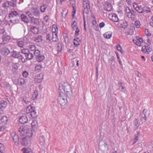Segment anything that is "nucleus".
Instances as JSON below:
<instances>
[{
  "instance_id": "1",
  "label": "nucleus",
  "mask_w": 153,
  "mask_h": 153,
  "mask_svg": "<svg viewBox=\"0 0 153 153\" xmlns=\"http://www.w3.org/2000/svg\"><path fill=\"white\" fill-rule=\"evenodd\" d=\"M19 134L21 136H23L27 134V136L30 137L32 135L33 133L31 129L27 128V126H22L20 127L18 130Z\"/></svg>"
},
{
  "instance_id": "2",
  "label": "nucleus",
  "mask_w": 153,
  "mask_h": 153,
  "mask_svg": "<svg viewBox=\"0 0 153 153\" xmlns=\"http://www.w3.org/2000/svg\"><path fill=\"white\" fill-rule=\"evenodd\" d=\"M19 52L13 51L10 52V60L13 63L17 62L19 61Z\"/></svg>"
},
{
  "instance_id": "3",
  "label": "nucleus",
  "mask_w": 153,
  "mask_h": 153,
  "mask_svg": "<svg viewBox=\"0 0 153 153\" xmlns=\"http://www.w3.org/2000/svg\"><path fill=\"white\" fill-rule=\"evenodd\" d=\"M134 7L135 10L138 13L143 14H144L145 13H147L151 12L150 8L144 6L142 7L141 6H137L135 7L134 5Z\"/></svg>"
},
{
  "instance_id": "4",
  "label": "nucleus",
  "mask_w": 153,
  "mask_h": 153,
  "mask_svg": "<svg viewBox=\"0 0 153 153\" xmlns=\"http://www.w3.org/2000/svg\"><path fill=\"white\" fill-rule=\"evenodd\" d=\"M58 99L61 105H65L67 102L66 97L63 92H59V96Z\"/></svg>"
},
{
  "instance_id": "5",
  "label": "nucleus",
  "mask_w": 153,
  "mask_h": 153,
  "mask_svg": "<svg viewBox=\"0 0 153 153\" xmlns=\"http://www.w3.org/2000/svg\"><path fill=\"white\" fill-rule=\"evenodd\" d=\"M63 89L67 96L70 98H71L72 95L70 86L69 85H66L63 87Z\"/></svg>"
},
{
  "instance_id": "6",
  "label": "nucleus",
  "mask_w": 153,
  "mask_h": 153,
  "mask_svg": "<svg viewBox=\"0 0 153 153\" xmlns=\"http://www.w3.org/2000/svg\"><path fill=\"white\" fill-rule=\"evenodd\" d=\"M83 6L84 10L83 13L88 14L90 11V6L88 0H83Z\"/></svg>"
},
{
  "instance_id": "7",
  "label": "nucleus",
  "mask_w": 153,
  "mask_h": 153,
  "mask_svg": "<svg viewBox=\"0 0 153 153\" xmlns=\"http://www.w3.org/2000/svg\"><path fill=\"white\" fill-rule=\"evenodd\" d=\"M27 52L26 49H23L21 52H19V59H21L22 62H25L26 61Z\"/></svg>"
},
{
  "instance_id": "8",
  "label": "nucleus",
  "mask_w": 153,
  "mask_h": 153,
  "mask_svg": "<svg viewBox=\"0 0 153 153\" xmlns=\"http://www.w3.org/2000/svg\"><path fill=\"white\" fill-rule=\"evenodd\" d=\"M99 146L101 150L105 151L108 150L107 144L103 141H101L99 143Z\"/></svg>"
},
{
  "instance_id": "9",
  "label": "nucleus",
  "mask_w": 153,
  "mask_h": 153,
  "mask_svg": "<svg viewBox=\"0 0 153 153\" xmlns=\"http://www.w3.org/2000/svg\"><path fill=\"white\" fill-rule=\"evenodd\" d=\"M1 53L4 56H7L10 53V50L6 47H3L0 50Z\"/></svg>"
},
{
  "instance_id": "10",
  "label": "nucleus",
  "mask_w": 153,
  "mask_h": 153,
  "mask_svg": "<svg viewBox=\"0 0 153 153\" xmlns=\"http://www.w3.org/2000/svg\"><path fill=\"white\" fill-rule=\"evenodd\" d=\"M109 18L114 22H117L119 19L117 15L115 14H111L109 15Z\"/></svg>"
},
{
  "instance_id": "11",
  "label": "nucleus",
  "mask_w": 153,
  "mask_h": 153,
  "mask_svg": "<svg viewBox=\"0 0 153 153\" xmlns=\"http://www.w3.org/2000/svg\"><path fill=\"white\" fill-rule=\"evenodd\" d=\"M119 28L120 29L121 28H122L124 29L126 28L127 26H128V22L126 20L123 21L119 25V24H118Z\"/></svg>"
},
{
  "instance_id": "12",
  "label": "nucleus",
  "mask_w": 153,
  "mask_h": 153,
  "mask_svg": "<svg viewBox=\"0 0 153 153\" xmlns=\"http://www.w3.org/2000/svg\"><path fill=\"white\" fill-rule=\"evenodd\" d=\"M13 64L12 66V72L14 75H16L17 73V70L18 69V67L17 66V62L13 63Z\"/></svg>"
},
{
  "instance_id": "13",
  "label": "nucleus",
  "mask_w": 153,
  "mask_h": 153,
  "mask_svg": "<svg viewBox=\"0 0 153 153\" xmlns=\"http://www.w3.org/2000/svg\"><path fill=\"white\" fill-rule=\"evenodd\" d=\"M13 134L12 138L14 142L16 144H18L19 141V136L16 135L15 133H13Z\"/></svg>"
},
{
  "instance_id": "14",
  "label": "nucleus",
  "mask_w": 153,
  "mask_h": 153,
  "mask_svg": "<svg viewBox=\"0 0 153 153\" xmlns=\"http://www.w3.org/2000/svg\"><path fill=\"white\" fill-rule=\"evenodd\" d=\"M27 118L26 116H22L19 119V122L21 124H25L27 122Z\"/></svg>"
},
{
  "instance_id": "15",
  "label": "nucleus",
  "mask_w": 153,
  "mask_h": 153,
  "mask_svg": "<svg viewBox=\"0 0 153 153\" xmlns=\"http://www.w3.org/2000/svg\"><path fill=\"white\" fill-rule=\"evenodd\" d=\"M112 8V5L109 3H108L104 5V9L108 11H111Z\"/></svg>"
},
{
  "instance_id": "16",
  "label": "nucleus",
  "mask_w": 153,
  "mask_h": 153,
  "mask_svg": "<svg viewBox=\"0 0 153 153\" xmlns=\"http://www.w3.org/2000/svg\"><path fill=\"white\" fill-rule=\"evenodd\" d=\"M27 50V54H26V61L27 60H30L32 59L33 57V55L31 53H30L28 49H26Z\"/></svg>"
},
{
  "instance_id": "17",
  "label": "nucleus",
  "mask_w": 153,
  "mask_h": 153,
  "mask_svg": "<svg viewBox=\"0 0 153 153\" xmlns=\"http://www.w3.org/2000/svg\"><path fill=\"white\" fill-rule=\"evenodd\" d=\"M18 17L16 16L13 17H11V16H10V22L13 24L17 23L19 22Z\"/></svg>"
},
{
  "instance_id": "18",
  "label": "nucleus",
  "mask_w": 153,
  "mask_h": 153,
  "mask_svg": "<svg viewBox=\"0 0 153 153\" xmlns=\"http://www.w3.org/2000/svg\"><path fill=\"white\" fill-rule=\"evenodd\" d=\"M139 121V120L137 119H135L134 121L133 128L135 130H136L140 126Z\"/></svg>"
},
{
  "instance_id": "19",
  "label": "nucleus",
  "mask_w": 153,
  "mask_h": 153,
  "mask_svg": "<svg viewBox=\"0 0 153 153\" xmlns=\"http://www.w3.org/2000/svg\"><path fill=\"white\" fill-rule=\"evenodd\" d=\"M13 77H12V79L13 83L17 85L18 83V78H17V74L16 75L13 74Z\"/></svg>"
},
{
  "instance_id": "20",
  "label": "nucleus",
  "mask_w": 153,
  "mask_h": 153,
  "mask_svg": "<svg viewBox=\"0 0 153 153\" xmlns=\"http://www.w3.org/2000/svg\"><path fill=\"white\" fill-rule=\"evenodd\" d=\"M31 125L32 129L34 131L37 130V122L36 121H33L31 123Z\"/></svg>"
},
{
  "instance_id": "21",
  "label": "nucleus",
  "mask_w": 153,
  "mask_h": 153,
  "mask_svg": "<svg viewBox=\"0 0 153 153\" xmlns=\"http://www.w3.org/2000/svg\"><path fill=\"white\" fill-rule=\"evenodd\" d=\"M34 109L35 108L34 107L32 106L31 105H29L27 108L26 112L27 114H30L33 109Z\"/></svg>"
},
{
  "instance_id": "22",
  "label": "nucleus",
  "mask_w": 153,
  "mask_h": 153,
  "mask_svg": "<svg viewBox=\"0 0 153 153\" xmlns=\"http://www.w3.org/2000/svg\"><path fill=\"white\" fill-rule=\"evenodd\" d=\"M32 12L34 15L38 16L39 15V11L36 8H32Z\"/></svg>"
},
{
  "instance_id": "23",
  "label": "nucleus",
  "mask_w": 153,
  "mask_h": 153,
  "mask_svg": "<svg viewBox=\"0 0 153 153\" xmlns=\"http://www.w3.org/2000/svg\"><path fill=\"white\" fill-rule=\"evenodd\" d=\"M9 119V117H7L6 116H3L2 117L1 121L2 123H3L4 124H6L8 122Z\"/></svg>"
},
{
  "instance_id": "24",
  "label": "nucleus",
  "mask_w": 153,
  "mask_h": 153,
  "mask_svg": "<svg viewBox=\"0 0 153 153\" xmlns=\"http://www.w3.org/2000/svg\"><path fill=\"white\" fill-rule=\"evenodd\" d=\"M10 6V2L6 1L4 2L2 5V6L5 9L7 10L9 8Z\"/></svg>"
},
{
  "instance_id": "25",
  "label": "nucleus",
  "mask_w": 153,
  "mask_h": 153,
  "mask_svg": "<svg viewBox=\"0 0 153 153\" xmlns=\"http://www.w3.org/2000/svg\"><path fill=\"white\" fill-rule=\"evenodd\" d=\"M148 46L145 45L142 47L141 50L143 53L147 54H149V51H148Z\"/></svg>"
},
{
  "instance_id": "26",
  "label": "nucleus",
  "mask_w": 153,
  "mask_h": 153,
  "mask_svg": "<svg viewBox=\"0 0 153 153\" xmlns=\"http://www.w3.org/2000/svg\"><path fill=\"white\" fill-rule=\"evenodd\" d=\"M21 17L23 21L25 22L26 23H28V18H27L26 16L24 14H22L21 15Z\"/></svg>"
},
{
  "instance_id": "27",
  "label": "nucleus",
  "mask_w": 153,
  "mask_h": 153,
  "mask_svg": "<svg viewBox=\"0 0 153 153\" xmlns=\"http://www.w3.org/2000/svg\"><path fill=\"white\" fill-rule=\"evenodd\" d=\"M118 86H119V89L120 91H124L125 90V87L124 86V84L123 83L119 82L118 83Z\"/></svg>"
},
{
  "instance_id": "28",
  "label": "nucleus",
  "mask_w": 153,
  "mask_h": 153,
  "mask_svg": "<svg viewBox=\"0 0 153 153\" xmlns=\"http://www.w3.org/2000/svg\"><path fill=\"white\" fill-rule=\"evenodd\" d=\"M45 59L44 56L40 54L37 57H36V59L38 62H40L42 61Z\"/></svg>"
},
{
  "instance_id": "29",
  "label": "nucleus",
  "mask_w": 153,
  "mask_h": 153,
  "mask_svg": "<svg viewBox=\"0 0 153 153\" xmlns=\"http://www.w3.org/2000/svg\"><path fill=\"white\" fill-rule=\"evenodd\" d=\"M21 143L22 145H27V138L25 137H23L21 141Z\"/></svg>"
},
{
  "instance_id": "30",
  "label": "nucleus",
  "mask_w": 153,
  "mask_h": 153,
  "mask_svg": "<svg viewBox=\"0 0 153 153\" xmlns=\"http://www.w3.org/2000/svg\"><path fill=\"white\" fill-rule=\"evenodd\" d=\"M112 33L107 32L103 34L104 37L106 39H110Z\"/></svg>"
},
{
  "instance_id": "31",
  "label": "nucleus",
  "mask_w": 153,
  "mask_h": 153,
  "mask_svg": "<svg viewBox=\"0 0 153 153\" xmlns=\"http://www.w3.org/2000/svg\"><path fill=\"white\" fill-rule=\"evenodd\" d=\"M145 109H144L143 110V114H144V116L142 118H141V121L143 123H144L146 121V115L145 114V113L146 111H145Z\"/></svg>"
},
{
  "instance_id": "32",
  "label": "nucleus",
  "mask_w": 153,
  "mask_h": 153,
  "mask_svg": "<svg viewBox=\"0 0 153 153\" xmlns=\"http://www.w3.org/2000/svg\"><path fill=\"white\" fill-rule=\"evenodd\" d=\"M25 79L23 78H18V83L17 85H22L25 83Z\"/></svg>"
},
{
  "instance_id": "33",
  "label": "nucleus",
  "mask_w": 153,
  "mask_h": 153,
  "mask_svg": "<svg viewBox=\"0 0 153 153\" xmlns=\"http://www.w3.org/2000/svg\"><path fill=\"white\" fill-rule=\"evenodd\" d=\"M31 31L34 34H37L38 32V30L37 28L34 26L31 27Z\"/></svg>"
},
{
  "instance_id": "34",
  "label": "nucleus",
  "mask_w": 153,
  "mask_h": 153,
  "mask_svg": "<svg viewBox=\"0 0 153 153\" xmlns=\"http://www.w3.org/2000/svg\"><path fill=\"white\" fill-rule=\"evenodd\" d=\"M23 153H32L31 149L29 148H24L22 149Z\"/></svg>"
},
{
  "instance_id": "35",
  "label": "nucleus",
  "mask_w": 153,
  "mask_h": 153,
  "mask_svg": "<svg viewBox=\"0 0 153 153\" xmlns=\"http://www.w3.org/2000/svg\"><path fill=\"white\" fill-rule=\"evenodd\" d=\"M3 40L4 42L5 43V44L9 42V40H10V37L9 36H4L3 37Z\"/></svg>"
},
{
  "instance_id": "36",
  "label": "nucleus",
  "mask_w": 153,
  "mask_h": 153,
  "mask_svg": "<svg viewBox=\"0 0 153 153\" xmlns=\"http://www.w3.org/2000/svg\"><path fill=\"white\" fill-rule=\"evenodd\" d=\"M31 22L34 24H37L39 22V19L37 18H35L33 17H31Z\"/></svg>"
},
{
  "instance_id": "37",
  "label": "nucleus",
  "mask_w": 153,
  "mask_h": 153,
  "mask_svg": "<svg viewBox=\"0 0 153 153\" xmlns=\"http://www.w3.org/2000/svg\"><path fill=\"white\" fill-rule=\"evenodd\" d=\"M133 30L132 29L129 28L128 31L125 32L126 35H132L133 33Z\"/></svg>"
},
{
  "instance_id": "38",
  "label": "nucleus",
  "mask_w": 153,
  "mask_h": 153,
  "mask_svg": "<svg viewBox=\"0 0 153 153\" xmlns=\"http://www.w3.org/2000/svg\"><path fill=\"white\" fill-rule=\"evenodd\" d=\"M57 51L58 52H61L62 49V43H58L57 47Z\"/></svg>"
},
{
  "instance_id": "39",
  "label": "nucleus",
  "mask_w": 153,
  "mask_h": 153,
  "mask_svg": "<svg viewBox=\"0 0 153 153\" xmlns=\"http://www.w3.org/2000/svg\"><path fill=\"white\" fill-rule=\"evenodd\" d=\"M10 16H11V17H13L15 16L18 17L19 15L16 11H13L10 13Z\"/></svg>"
},
{
  "instance_id": "40",
  "label": "nucleus",
  "mask_w": 153,
  "mask_h": 153,
  "mask_svg": "<svg viewBox=\"0 0 153 153\" xmlns=\"http://www.w3.org/2000/svg\"><path fill=\"white\" fill-rule=\"evenodd\" d=\"M39 142L41 144H43L45 142V138L43 136L39 137Z\"/></svg>"
},
{
  "instance_id": "41",
  "label": "nucleus",
  "mask_w": 153,
  "mask_h": 153,
  "mask_svg": "<svg viewBox=\"0 0 153 153\" xmlns=\"http://www.w3.org/2000/svg\"><path fill=\"white\" fill-rule=\"evenodd\" d=\"M78 40L80 41L78 38L74 39V44L76 47L78 45H79Z\"/></svg>"
},
{
  "instance_id": "42",
  "label": "nucleus",
  "mask_w": 153,
  "mask_h": 153,
  "mask_svg": "<svg viewBox=\"0 0 153 153\" xmlns=\"http://www.w3.org/2000/svg\"><path fill=\"white\" fill-rule=\"evenodd\" d=\"M30 115L33 118H36L37 116L36 112L34 109H33Z\"/></svg>"
},
{
  "instance_id": "43",
  "label": "nucleus",
  "mask_w": 153,
  "mask_h": 153,
  "mask_svg": "<svg viewBox=\"0 0 153 153\" xmlns=\"http://www.w3.org/2000/svg\"><path fill=\"white\" fill-rule=\"evenodd\" d=\"M55 35L53 34L52 39L53 42H56L57 40H58V37L57 35V34L55 33Z\"/></svg>"
},
{
  "instance_id": "44",
  "label": "nucleus",
  "mask_w": 153,
  "mask_h": 153,
  "mask_svg": "<svg viewBox=\"0 0 153 153\" xmlns=\"http://www.w3.org/2000/svg\"><path fill=\"white\" fill-rule=\"evenodd\" d=\"M109 62L112 65H114L115 63V61L114 60V58L113 57H111L109 59Z\"/></svg>"
},
{
  "instance_id": "45",
  "label": "nucleus",
  "mask_w": 153,
  "mask_h": 153,
  "mask_svg": "<svg viewBox=\"0 0 153 153\" xmlns=\"http://www.w3.org/2000/svg\"><path fill=\"white\" fill-rule=\"evenodd\" d=\"M47 7V6L46 4L43 5L40 7V10L42 12H44Z\"/></svg>"
},
{
  "instance_id": "46",
  "label": "nucleus",
  "mask_w": 153,
  "mask_h": 153,
  "mask_svg": "<svg viewBox=\"0 0 153 153\" xmlns=\"http://www.w3.org/2000/svg\"><path fill=\"white\" fill-rule=\"evenodd\" d=\"M0 103L1 104V105H2V107L3 108H4L6 107L7 105V102L3 100L1 101Z\"/></svg>"
},
{
  "instance_id": "47",
  "label": "nucleus",
  "mask_w": 153,
  "mask_h": 153,
  "mask_svg": "<svg viewBox=\"0 0 153 153\" xmlns=\"http://www.w3.org/2000/svg\"><path fill=\"white\" fill-rule=\"evenodd\" d=\"M34 54L37 57L40 54V52L39 50H36L34 52Z\"/></svg>"
},
{
  "instance_id": "48",
  "label": "nucleus",
  "mask_w": 153,
  "mask_h": 153,
  "mask_svg": "<svg viewBox=\"0 0 153 153\" xmlns=\"http://www.w3.org/2000/svg\"><path fill=\"white\" fill-rule=\"evenodd\" d=\"M133 42H134V43L136 45H137L138 46H140L141 43H140L138 41H137L136 40H134V39H133Z\"/></svg>"
},
{
  "instance_id": "49",
  "label": "nucleus",
  "mask_w": 153,
  "mask_h": 153,
  "mask_svg": "<svg viewBox=\"0 0 153 153\" xmlns=\"http://www.w3.org/2000/svg\"><path fill=\"white\" fill-rule=\"evenodd\" d=\"M4 145L0 143V152L1 153L3 152V151L4 150Z\"/></svg>"
},
{
  "instance_id": "50",
  "label": "nucleus",
  "mask_w": 153,
  "mask_h": 153,
  "mask_svg": "<svg viewBox=\"0 0 153 153\" xmlns=\"http://www.w3.org/2000/svg\"><path fill=\"white\" fill-rule=\"evenodd\" d=\"M72 6L73 8V10L72 12L73 13V14H72V16L73 17L74 16V14H75L76 13V7L75 5H74V4H72Z\"/></svg>"
},
{
  "instance_id": "51",
  "label": "nucleus",
  "mask_w": 153,
  "mask_h": 153,
  "mask_svg": "<svg viewBox=\"0 0 153 153\" xmlns=\"http://www.w3.org/2000/svg\"><path fill=\"white\" fill-rule=\"evenodd\" d=\"M131 10H130L129 7H126V11L127 13L128 14V16L129 17V14H130L131 12Z\"/></svg>"
},
{
  "instance_id": "52",
  "label": "nucleus",
  "mask_w": 153,
  "mask_h": 153,
  "mask_svg": "<svg viewBox=\"0 0 153 153\" xmlns=\"http://www.w3.org/2000/svg\"><path fill=\"white\" fill-rule=\"evenodd\" d=\"M18 45L20 47L23 48L24 45V43L22 41H20L17 43Z\"/></svg>"
},
{
  "instance_id": "53",
  "label": "nucleus",
  "mask_w": 153,
  "mask_h": 153,
  "mask_svg": "<svg viewBox=\"0 0 153 153\" xmlns=\"http://www.w3.org/2000/svg\"><path fill=\"white\" fill-rule=\"evenodd\" d=\"M130 13L131 14V15H129L130 16H131V15H132L134 16H136L137 14L136 12L133 10H131V12Z\"/></svg>"
},
{
  "instance_id": "54",
  "label": "nucleus",
  "mask_w": 153,
  "mask_h": 153,
  "mask_svg": "<svg viewBox=\"0 0 153 153\" xmlns=\"http://www.w3.org/2000/svg\"><path fill=\"white\" fill-rule=\"evenodd\" d=\"M22 75L24 77L26 78L28 76V73L26 71H25L23 72Z\"/></svg>"
},
{
  "instance_id": "55",
  "label": "nucleus",
  "mask_w": 153,
  "mask_h": 153,
  "mask_svg": "<svg viewBox=\"0 0 153 153\" xmlns=\"http://www.w3.org/2000/svg\"><path fill=\"white\" fill-rule=\"evenodd\" d=\"M135 24L137 28H139L140 27V22L139 21H137L135 22Z\"/></svg>"
},
{
  "instance_id": "56",
  "label": "nucleus",
  "mask_w": 153,
  "mask_h": 153,
  "mask_svg": "<svg viewBox=\"0 0 153 153\" xmlns=\"http://www.w3.org/2000/svg\"><path fill=\"white\" fill-rule=\"evenodd\" d=\"M36 47L34 45H30L29 48L31 51H34L36 49Z\"/></svg>"
},
{
  "instance_id": "57",
  "label": "nucleus",
  "mask_w": 153,
  "mask_h": 153,
  "mask_svg": "<svg viewBox=\"0 0 153 153\" xmlns=\"http://www.w3.org/2000/svg\"><path fill=\"white\" fill-rule=\"evenodd\" d=\"M42 68V65H39L35 67V69L36 70H41Z\"/></svg>"
},
{
  "instance_id": "58",
  "label": "nucleus",
  "mask_w": 153,
  "mask_h": 153,
  "mask_svg": "<svg viewBox=\"0 0 153 153\" xmlns=\"http://www.w3.org/2000/svg\"><path fill=\"white\" fill-rule=\"evenodd\" d=\"M145 33L146 35L147 36H150L151 34L149 32V30L147 29H146L145 31Z\"/></svg>"
},
{
  "instance_id": "59",
  "label": "nucleus",
  "mask_w": 153,
  "mask_h": 153,
  "mask_svg": "<svg viewBox=\"0 0 153 153\" xmlns=\"http://www.w3.org/2000/svg\"><path fill=\"white\" fill-rule=\"evenodd\" d=\"M117 49L118 51L123 52L122 51V50H123V49H122L120 45H117Z\"/></svg>"
},
{
  "instance_id": "60",
  "label": "nucleus",
  "mask_w": 153,
  "mask_h": 153,
  "mask_svg": "<svg viewBox=\"0 0 153 153\" xmlns=\"http://www.w3.org/2000/svg\"><path fill=\"white\" fill-rule=\"evenodd\" d=\"M80 31L79 30L78 28L76 27V30L75 31V34L76 36H78L79 35V33Z\"/></svg>"
},
{
  "instance_id": "61",
  "label": "nucleus",
  "mask_w": 153,
  "mask_h": 153,
  "mask_svg": "<svg viewBox=\"0 0 153 153\" xmlns=\"http://www.w3.org/2000/svg\"><path fill=\"white\" fill-rule=\"evenodd\" d=\"M50 37L51 36L50 34H47L46 36V39L47 40H48L49 41H50L51 40Z\"/></svg>"
},
{
  "instance_id": "62",
  "label": "nucleus",
  "mask_w": 153,
  "mask_h": 153,
  "mask_svg": "<svg viewBox=\"0 0 153 153\" xmlns=\"http://www.w3.org/2000/svg\"><path fill=\"white\" fill-rule=\"evenodd\" d=\"M0 44L2 45H5V43L3 41V37L1 38L0 37Z\"/></svg>"
},
{
  "instance_id": "63",
  "label": "nucleus",
  "mask_w": 153,
  "mask_h": 153,
  "mask_svg": "<svg viewBox=\"0 0 153 153\" xmlns=\"http://www.w3.org/2000/svg\"><path fill=\"white\" fill-rule=\"evenodd\" d=\"M105 24L104 22H102L99 24V26L100 28L103 27L105 25Z\"/></svg>"
},
{
  "instance_id": "64",
  "label": "nucleus",
  "mask_w": 153,
  "mask_h": 153,
  "mask_svg": "<svg viewBox=\"0 0 153 153\" xmlns=\"http://www.w3.org/2000/svg\"><path fill=\"white\" fill-rule=\"evenodd\" d=\"M23 100L26 103L28 104V103L30 102L28 100L27 98L24 99Z\"/></svg>"
}]
</instances>
